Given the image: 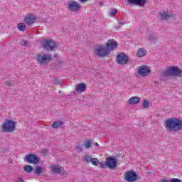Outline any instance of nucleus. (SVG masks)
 <instances>
[{
  "label": "nucleus",
  "instance_id": "obj_1",
  "mask_svg": "<svg viewBox=\"0 0 182 182\" xmlns=\"http://www.w3.org/2000/svg\"><path fill=\"white\" fill-rule=\"evenodd\" d=\"M165 129L171 132L182 130V120L176 117L169 118L165 122Z\"/></svg>",
  "mask_w": 182,
  "mask_h": 182
},
{
  "label": "nucleus",
  "instance_id": "obj_2",
  "mask_svg": "<svg viewBox=\"0 0 182 182\" xmlns=\"http://www.w3.org/2000/svg\"><path fill=\"white\" fill-rule=\"evenodd\" d=\"M182 70L177 66L168 67V68L164 70L161 73V77H170V76H174L175 77L181 76Z\"/></svg>",
  "mask_w": 182,
  "mask_h": 182
},
{
  "label": "nucleus",
  "instance_id": "obj_3",
  "mask_svg": "<svg viewBox=\"0 0 182 182\" xmlns=\"http://www.w3.org/2000/svg\"><path fill=\"white\" fill-rule=\"evenodd\" d=\"M101 168H110L111 170H114L117 167V159L112 156H108L106 158V161H101L100 163Z\"/></svg>",
  "mask_w": 182,
  "mask_h": 182
},
{
  "label": "nucleus",
  "instance_id": "obj_4",
  "mask_svg": "<svg viewBox=\"0 0 182 182\" xmlns=\"http://www.w3.org/2000/svg\"><path fill=\"white\" fill-rule=\"evenodd\" d=\"M16 129L15 122L11 119H6L1 125V130L4 133H14Z\"/></svg>",
  "mask_w": 182,
  "mask_h": 182
},
{
  "label": "nucleus",
  "instance_id": "obj_5",
  "mask_svg": "<svg viewBox=\"0 0 182 182\" xmlns=\"http://www.w3.org/2000/svg\"><path fill=\"white\" fill-rule=\"evenodd\" d=\"M42 46L44 50L50 52L55 50V48L58 46V45L53 39H45L42 42Z\"/></svg>",
  "mask_w": 182,
  "mask_h": 182
},
{
  "label": "nucleus",
  "instance_id": "obj_6",
  "mask_svg": "<svg viewBox=\"0 0 182 182\" xmlns=\"http://www.w3.org/2000/svg\"><path fill=\"white\" fill-rule=\"evenodd\" d=\"M51 60L52 55L50 54H39L37 57V62L41 65H48Z\"/></svg>",
  "mask_w": 182,
  "mask_h": 182
},
{
  "label": "nucleus",
  "instance_id": "obj_7",
  "mask_svg": "<svg viewBox=\"0 0 182 182\" xmlns=\"http://www.w3.org/2000/svg\"><path fill=\"white\" fill-rule=\"evenodd\" d=\"M23 160L26 163H28V164H34V166H36V164L41 161V159L37 156L36 154H33L26 155Z\"/></svg>",
  "mask_w": 182,
  "mask_h": 182
},
{
  "label": "nucleus",
  "instance_id": "obj_8",
  "mask_svg": "<svg viewBox=\"0 0 182 182\" xmlns=\"http://www.w3.org/2000/svg\"><path fill=\"white\" fill-rule=\"evenodd\" d=\"M68 8L71 12H79L82 9V6L75 1H68Z\"/></svg>",
  "mask_w": 182,
  "mask_h": 182
},
{
  "label": "nucleus",
  "instance_id": "obj_9",
  "mask_svg": "<svg viewBox=\"0 0 182 182\" xmlns=\"http://www.w3.org/2000/svg\"><path fill=\"white\" fill-rule=\"evenodd\" d=\"M125 180L128 182H134L139 180V175L133 171H129L125 173Z\"/></svg>",
  "mask_w": 182,
  "mask_h": 182
},
{
  "label": "nucleus",
  "instance_id": "obj_10",
  "mask_svg": "<svg viewBox=\"0 0 182 182\" xmlns=\"http://www.w3.org/2000/svg\"><path fill=\"white\" fill-rule=\"evenodd\" d=\"M151 73V70H150V67L147 65H141L138 67V75L142 76V77H146V76H149Z\"/></svg>",
  "mask_w": 182,
  "mask_h": 182
},
{
  "label": "nucleus",
  "instance_id": "obj_11",
  "mask_svg": "<svg viewBox=\"0 0 182 182\" xmlns=\"http://www.w3.org/2000/svg\"><path fill=\"white\" fill-rule=\"evenodd\" d=\"M109 53L110 50H107V48L105 46H100L95 50V54L97 55V56H99L100 58L107 56V55H109Z\"/></svg>",
  "mask_w": 182,
  "mask_h": 182
},
{
  "label": "nucleus",
  "instance_id": "obj_12",
  "mask_svg": "<svg viewBox=\"0 0 182 182\" xmlns=\"http://www.w3.org/2000/svg\"><path fill=\"white\" fill-rule=\"evenodd\" d=\"M116 62L119 65H126L129 62V57L123 53H119L117 55Z\"/></svg>",
  "mask_w": 182,
  "mask_h": 182
},
{
  "label": "nucleus",
  "instance_id": "obj_13",
  "mask_svg": "<svg viewBox=\"0 0 182 182\" xmlns=\"http://www.w3.org/2000/svg\"><path fill=\"white\" fill-rule=\"evenodd\" d=\"M129 5H135L143 8L147 4V0H127Z\"/></svg>",
  "mask_w": 182,
  "mask_h": 182
},
{
  "label": "nucleus",
  "instance_id": "obj_14",
  "mask_svg": "<svg viewBox=\"0 0 182 182\" xmlns=\"http://www.w3.org/2000/svg\"><path fill=\"white\" fill-rule=\"evenodd\" d=\"M107 50H114L117 48V42L113 39H110L107 42V47H105Z\"/></svg>",
  "mask_w": 182,
  "mask_h": 182
},
{
  "label": "nucleus",
  "instance_id": "obj_15",
  "mask_svg": "<svg viewBox=\"0 0 182 182\" xmlns=\"http://www.w3.org/2000/svg\"><path fill=\"white\" fill-rule=\"evenodd\" d=\"M36 21V17L32 14L27 15V16L24 18V22L27 25H33Z\"/></svg>",
  "mask_w": 182,
  "mask_h": 182
},
{
  "label": "nucleus",
  "instance_id": "obj_16",
  "mask_svg": "<svg viewBox=\"0 0 182 182\" xmlns=\"http://www.w3.org/2000/svg\"><path fill=\"white\" fill-rule=\"evenodd\" d=\"M50 169L54 174H62L63 167L59 165H51Z\"/></svg>",
  "mask_w": 182,
  "mask_h": 182
},
{
  "label": "nucleus",
  "instance_id": "obj_17",
  "mask_svg": "<svg viewBox=\"0 0 182 182\" xmlns=\"http://www.w3.org/2000/svg\"><path fill=\"white\" fill-rule=\"evenodd\" d=\"M75 90L77 93H83V92H86V84L83 82L79 83L75 86Z\"/></svg>",
  "mask_w": 182,
  "mask_h": 182
},
{
  "label": "nucleus",
  "instance_id": "obj_18",
  "mask_svg": "<svg viewBox=\"0 0 182 182\" xmlns=\"http://www.w3.org/2000/svg\"><path fill=\"white\" fill-rule=\"evenodd\" d=\"M159 16L161 17V19H162L164 21H167V20L170 19V18H171V15L168 14L166 11L160 12Z\"/></svg>",
  "mask_w": 182,
  "mask_h": 182
},
{
  "label": "nucleus",
  "instance_id": "obj_19",
  "mask_svg": "<svg viewBox=\"0 0 182 182\" xmlns=\"http://www.w3.org/2000/svg\"><path fill=\"white\" fill-rule=\"evenodd\" d=\"M139 102H140V97H133L128 100L129 105H137Z\"/></svg>",
  "mask_w": 182,
  "mask_h": 182
},
{
  "label": "nucleus",
  "instance_id": "obj_20",
  "mask_svg": "<svg viewBox=\"0 0 182 182\" xmlns=\"http://www.w3.org/2000/svg\"><path fill=\"white\" fill-rule=\"evenodd\" d=\"M146 53H147V51L144 50V48H139L136 55L139 56V58H143V56H146Z\"/></svg>",
  "mask_w": 182,
  "mask_h": 182
},
{
  "label": "nucleus",
  "instance_id": "obj_21",
  "mask_svg": "<svg viewBox=\"0 0 182 182\" xmlns=\"http://www.w3.org/2000/svg\"><path fill=\"white\" fill-rule=\"evenodd\" d=\"M62 124H63V122H62L61 121H55L51 125V127L53 129H58V127H60Z\"/></svg>",
  "mask_w": 182,
  "mask_h": 182
},
{
  "label": "nucleus",
  "instance_id": "obj_22",
  "mask_svg": "<svg viewBox=\"0 0 182 182\" xmlns=\"http://www.w3.org/2000/svg\"><path fill=\"white\" fill-rule=\"evenodd\" d=\"M159 182H181V180L178 178H171L170 180H167L166 178L161 179Z\"/></svg>",
  "mask_w": 182,
  "mask_h": 182
},
{
  "label": "nucleus",
  "instance_id": "obj_23",
  "mask_svg": "<svg viewBox=\"0 0 182 182\" xmlns=\"http://www.w3.org/2000/svg\"><path fill=\"white\" fill-rule=\"evenodd\" d=\"M43 169L42 167L38 166L36 167L35 170L33 171V173L36 174V176H39V174L42 173Z\"/></svg>",
  "mask_w": 182,
  "mask_h": 182
},
{
  "label": "nucleus",
  "instance_id": "obj_24",
  "mask_svg": "<svg viewBox=\"0 0 182 182\" xmlns=\"http://www.w3.org/2000/svg\"><path fill=\"white\" fill-rule=\"evenodd\" d=\"M17 28L18 31H23L26 29V26L23 23H19L17 24Z\"/></svg>",
  "mask_w": 182,
  "mask_h": 182
},
{
  "label": "nucleus",
  "instance_id": "obj_25",
  "mask_svg": "<svg viewBox=\"0 0 182 182\" xmlns=\"http://www.w3.org/2000/svg\"><path fill=\"white\" fill-rule=\"evenodd\" d=\"M24 171H26V173H32L33 168L30 165H27L24 166Z\"/></svg>",
  "mask_w": 182,
  "mask_h": 182
},
{
  "label": "nucleus",
  "instance_id": "obj_26",
  "mask_svg": "<svg viewBox=\"0 0 182 182\" xmlns=\"http://www.w3.org/2000/svg\"><path fill=\"white\" fill-rule=\"evenodd\" d=\"M83 146L86 149H90V147L92 146V141L89 140L85 141Z\"/></svg>",
  "mask_w": 182,
  "mask_h": 182
},
{
  "label": "nucleus",
  "instance_id": "obj_27",
  "mask_svg": "<svg viewBox=\"0 0 182 182\" xmlns=\"http://www.w3.org/2000/svg\"><path fill=\"white\" fill-rule=\"evenodd\" d=\"M149 39L151 41V42H157V36H156L154 34H151Z\"/></svg>",
  "mask_w": 182,
  "mask_h": 182
},
{
  "label": "nucleus",
  "instance_id": "obj_28",
  "mask_svg": "<svg viewBox=\"0 0 182 182\" xmlns=\"http://www.w3.org/2000/svg\"><path fill=\"white\" fill-rule=\"evenodd\" d=\"M91 163L93 164V166H97V164H100V162H99V159L97 158H92Z\"/></svg>",
  "mask_w": 182,
  "mask_h": 182
},
{
  "label": "nucleus",
  "instance_id": "obj_29",
  "mask_svg": "<svg viewBox=\"0 0 182 182\" xmlns=\"http://www.w3.org/2000/svg\"><path fill=\"white\" fill-rule=\"evenodd\" d=\"M149 102L147 101V100H144L142 102V107L143 109H146L149 107Z\"/></svg>",
  "mask_w": 182,
  "mask_h": 182
},
{
  "label": "nucleus",
  "instance_id": "obj_30",
  "mask_svg": "<svg viewBox=\"0 0 182 182\" xmlns=\"http://www.w3.org/2000/svg\"><path fill=\"white\" fill-rule=\"evenodd\" d=\"M92 159H93V158H92L91 156H87L85 158V161H87V163H92Z\"/></svg>",
  "mask_w": 182,
  "mask_h": 182
},
{
  "label": "nucleus",
  "instance_id": "obj_31",
  "mask_svg": "<svg viewBox=\"0 0 182 182\" xmlns=\"http://www.w3.org/2000/svg\"><path fill=\"white\" fill-rule=\"evenodd\" d=\"M53 85H62V81L59 80L58 79H55Z\"/></svg>",
  "mask_w": 182,
  "mask_h": 182
},
{
  "label": "nucleus",
  "instance_id": "obj_32",
  "mask_svg": "<svg viewBox=\"0 0 182 182\" xmlns=\"http://www.w3.org/2000/svg\"><path fill=\"white\" fill-rule=\"evenodd\" d=\"M115 14H117V10L114 9H112L110 10L109 11V14L110 15H114Z\"/></svg>",
  "mask_w": 182,
  "mask_h": 182
},
{
  "label": "nucleus",
  "instance_id": "obj_33",
  "mask_svg": "<svg viewBox=\"0 0 182 182\" xmlns=\"http://www.w3.org/2000/svg\"><path fill=\"white\" fill-rule=\"evenodd\" d=\"M75 149L77 150V153H80V151H83V149L80 146H76Z\"/></svg>",
  "mask_w": 182,
  "mask_h": 182
},
{
  "label": "nucleus",
  "instance_id": "obj_34",
  "mask_svg": "<svg viewBox=\"0 0 182 182\" xmlns=\"http://www.w3.org/2000/svg\"><path fill=\"white\" fill-rule=\"evenodd\" d=\"M5 84L7 85V86H11V85H14V81L11 80V81H6L5 82Z\"/></svg>",
  "mask_w": 182,
  "mask_h": 182
},
{
  "label": "nucleus",
  "instance_id": "obj_35",
  "mask_svg": "<svg viewBox=\"0 0 182 182\" xmlns=\"http://www.w3.org/2000/svg\"><path fill=\"white\" fill-rule=\"evenodd\" d=\"M21 45H22L23 46H26V45H28V42H26V41H23V42L21 43Z\"/></svg>",
  "mask_w": 182,
  "mask_h": 182
},
{
  "label": "nucleus",
  "instance_id": "obj_36",
  "mask_svg": "<svg viewBox=\"0 0 182 182\" xmlns=\"http://www.w3.org/2000/svg\"><path fill=\"white\" fill-rule=\"evenodd\" d=\"M43 153H44V154H46V153H48V150L47 149H43Z\"/></svg>",
  "mask_w": 182,
  "mask_h": 182
},
{
  "label": "nucleus",
  "instance_id": "obj_37",
  "mask_svg": "<svg viewBox=\"0 0 182 182\" xmlns=\"http://www.w3.org/2000/svg\"><path fill=\"white\" fill-rule=\"evenodd\" d=\"M80 2H82V3H85V2H87V0H79Z\"/></svg>",
  "mask_w": 182,
  "mask_h": 182
},
{
  "label": "nucleus",
  "instance_id": "obj_38",
  "mask_svg": "<svg viewBox=\"0 0 182 182\" xmlns=\"http://www.w3.org/2000/svg\"><path fill=\"white\" fill-rule=\"evenodd\" d=\"M118 23L119 25H124V23H123L122 21H119Z\"/></svg>",
  "mask_w": 182,
  "mask_h": 182
},
{
  "label": "nucleus",
  "instance_id": "obj_39",
  "mask_svg": "<svg viewBox=\"0 0 182 182\" xmlns=\"http://www.w3.org/2000/svg\"><path fill=\"white\" fill-rule=\"evenodd\" d=\"M95 146H96V147H99V144L97 142H95Z\"/></svg>",
  "mask_w": 182,
  "mask_h": 182
},
{
  "label": "nucleus",
  "instance_id": "obj_40",
  "mask_svg": "<svg viewBox=\"0 0 182 182\" xmlns=\"http://www.w3.org/2000/svg\"><path fill=\"white\" fill-rule=\"evenodd\" d=\"M18 182H23V180L22 178H19Z\"/></svg>",
  "mask_w": 182,
  "mask_h": 182
},
{
  "label": "nucleus",
  "instance_id": "obj_41",
  "mask_svg": "<svg viewBox=\"0 0 182 182\" xmlns=\"http://www.w3.org/2000/svg\"><path fill=\"white\" fill-rule=\"evenodd\" d=\"M59 93H61V91H60V90H59Z\"/></svg>",
  "mask_w": 182,
  "mask_h": 182
}]
</instances>
